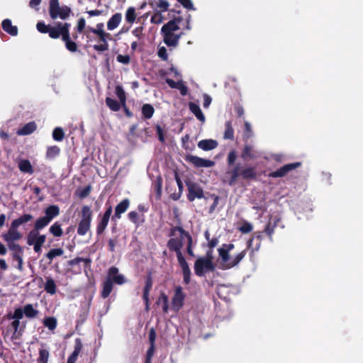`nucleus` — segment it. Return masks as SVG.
I'll return each mask as SVG.
<instances>
[{"label": "nucleus", "mask_w": 363, "mask_h": 363, "mask_svg": "<svg viewBox=\"0 0 363 363\" xmlns=\"http://www.w3.org/2000/svg\"><path fill=\"white\" fill-rule=\"evenodd\" d=\"M182 16L174 17L173 19L164 24L161 28V34L163 41L168 47H176L179 40L184 35L182 31L177 33L179 30V24L182 21Z\"/></svg>", "instance_id": "1"}, {"label": "nucleus", "mask_w": 363, "mask_h": 363, "mask_svg": "<svg viewBox=\"0 0 363 363\" xmlns=\"http://www.w3.org/2000/svg\"><path fill=\"white\" fill-rule=\"evenodd\" d=\"M126 281L125 277L119 274L118 267H111L107 272L106 277L102 284L101 296L103 298H108L113 291V284L122 285Z\"/></svg>", "instance_id": "2"}, {"label": "nucleus", "mask_w": 363, "mask_h": 363, "mask_svg": "<svg viewBox=\"0 0 363 363\" xmlns=\"http://www.w3.org/2000/svg\"><path fill=\"white\" fill-rule=\"evenodd\" d=\"M230 175L229 185H234L239 177L244 180H257V172L255 167H242L240 163H237L231 170L226 172Z\"/></svg>", "instance_id": "3"}, {"label": "nucleus", "mask_w": 363, "mask_h": 363, "mask_svg": "<svg viewBox=\"0 0 363 363\" xmlns=\"http://www.w3.org/2000/svg\"><path fill=\"white\" fill-rule=\"evenodd\" d=\"M33 216L31 214H23L19 218L13 220L10 228L6 233L1 235L3 240L7 243L14 242V241L19 240L22 238V235L18 230V228L24 223H26L33 220Z\"/></svg>", "instance_id": "4"}, {"label": "nucleus", "mask_w": 363, "mask_h": 363, "mask_svg": "<svg viewBox=\"0 0 363 363\" xmlns=\"http://www.w3.org/2000/svg\"><path fill=\"white\" fill-rule=\"evenodd\" d=\"M48 12L52 20H55L57 18L62 20H66L70 16L72 9L67 5L60 6V0H50Z\"/></svg>", "instance_id": "5"}, {"label": "nucleus", "mask_w": 363, "mask_h": 363, "mask_svg": "<svg viewBox=\"0 0 363 363\" xmlns=\"http://www.w3.org/2000/svg\"><path fill=\"white\" fill-rule=\"evenodd\" d=\"M92 220V211L89 206H83L81 211V219L77 226V233L84 235L89 230Z\"/></svg>", "instance_id": "6"}, {"label": "nucleus", "mask_w": 363, "mask_h": 363, "mask_svg": "<svg viewBox=\"0 0 363 363\" xmlns=\"http://www.w3.org/2000/svg\"><path fill=\"white\" fill-rule=\"evenodd\" d=\"M194 273L196 276L201 277L205 276L208 272H213L216 266L213 262L204 259V258L199 257L194 262Z\"/></svg>", "instance_id": "7"}, {"label": "nucleus", "mask_w": 363, "mask_h": 363, "mask_svg": "<svg viewBox=\"0 0 363 363\" xmlns=\"http://www.w3.org/2000/svg\"><path fill=\"white\" fill-rule=\"evenodd\" d=\"M186 186L187 187V199L192 202L196 199H201L202 198L206 199L203 194V190L202 187L197 183L188 180L186 182Z\"/></svg>", "instance_id": "8"}, {"label": "nucleus", "mask_w": 363, "mask_h": 363, "mask_svg": "<svg viewBox=\"0 0 363 363\" xmlns=\"http://www.w3.org/2000/svg\"><path fill=\"white\" fill-rule=\"evenodd\" d=\"M186 294L181 286L174 288V296L172 298V308L175 312L180 311L184 306Z\"/></svg>", "instance_id": "9"}, {"label": "nucleus", "mask_w": 363, "mask_h": 363, "mask_svg": "<svg viewBox=\"0 0 363 363\" xmlns=\"http://www.w3.org/2000/svg\"><path fill=\"white\" fill-rule=\"evenodd\" d=\"M184 238H171L167 243V246L169 251L175 252L177 255V260H182L185 259L182 252V248L183 247Z\"/></svg>", "instance_id": "10"}, {"label": "nucleus", "mask_w": 363, "mask_h": 363, "mask_svg": "<svg viewBox=\"0 0 363 363\" xmlns=\"http://www.w3.org/2000/svg\"><path fill=\"white\" fill-rule=\"evenodd\" d=\"M36 28L38 32L41 33H48L50 38L52 39H57L60 37L59 27L46 25L43 21L37 23Z\"/></svg>", "instance_id": "11"}, {"label": "nucleus", "mask_w": 363, "mask_h": 363, "mask_svg": "<svg viewBox=\"0 0 363 363\" xmlns=\"http://www.w3.org/2000/svg\"><path fill=\"white\" fill-rule=\"evenodd\" d=\"M301 163L299 162L284 164L276 171L269 173L268 177L272 178L285 177L289 172L299 167Z\"/></svg>", "instance_id": "12"}, {"label": "nucleus", "mask_w": 363, "mask_h": 363, "mask_svg": "<svg viewBox=\"0 0 363 363\" xmlns=\"http://www.w3.org/2000/svg\"><path fill=\"white\" fill-rule=\"evenodd\" d=\"M186 162L192 164L195 167H211L215 162L210 160L203 159L198 156L187 155L185 157Z\"/></svg>", "instance_id": "13"}, {"label": "nucleus", "mask_w": 363, "mask_h": 363, "mask_svg": "<svg viewBox=\"0 0 363 363\" xmlns=\"http://www.w3.org/2000/svg\"><path fill=\"white\" fill-rule=\"evenodd\" d=\"M113 211L112 206L109 205L108 207H106V209L101 216V218L99 219L97 225H96V234L98 235H100L104 233L105 231L108 222L110 217L111 216Z\"/></svg>", "instance_id": "14"}, {"label": "nucleus", "mask_w": 363, "mask_h": 363, "mask_svg": "<svg viewBox=\"0 0 363 363\" xmlns=\"http://www.w3.org/2000/svg\"><path fill=\"white\" fill-rule=\"evenodd\" d=\"M263 233H264V231H257L254 233V237L247 241V249L250 250L251 255H253L255 252L259 250Z\"/></svg>", "instance_id": "15"}, {"label": "nucleus", "mask_w": 363, "mask_h": 363, "mask_svg": "<svg viewBox=\"0 0 363 363\" xmlns=\"http://www.w3.org/2000/svg\"><path fill=\"white\" fill-rule=\"evenodd\" d=\"M153 281L151 273H149L145 278V284L143 291V299L145 304V310L149 311L150 309V291L152 288Z\"/></svg>", "instance_id": "16"}, {"label": "nucleus", "mask_w": 363, "mask_h": 363, "mask_svg": "<svg viewBox=\"0 0 363 363\" xmlns=\"http://www.w3.org/2000/svg\"><path fill=\"white\" fill-rule=\"evenodd\" d=\"M259 157V153L255 150L254 147L250 144H245L240 154V157L244 161L256 160Z\"/></svg>", "instance_id": "17"}, {"label": "nucleus", "mask_w": 363, "mask_h": 363, "mask_svg": "<svg viewBox=\"0 0 363 363\" xmlns=\"http://www.w3.org/2000/svg\"><path fill=\"white\" fill-rule=\"evenodd\" d=\"M130 201L128 199H123L115 208L114 214L111 217V220L116 221L121 219V215L124 213L129 208Z\"/></svg>", "instance_id": "18"}, {"label": "nucleus", "mask_w": 363, "mask_h": 363, "mask_svg": "<svg viewBox=\"0 0 363 363\" xmlns=\"http://www.w3.org/2000/svg\"><path fill=\"white\" fill-rule=\"evenodd\" d=\"M82 342L80 338H76L74 340V351L69 356L67 363H76L77 357L82 350Z\"/></svg>", "instance_id": "19"}, {"label": "nucleus", "mask_w": 363, "mask_h": 363, "mask_svg": "<svg viewBox=\"0 0 363 363\" xmlns=\"http://www.w3.org/2000/svg\"><path fill=\"white\" fill-rule=\"evenodd\" d=\"M179 264L182 270L183 282L184 284L188 285L191 281V269L185 259L178 261Z\"/></svg>", "instance_id": "20"}, {"label": "nucleus", "mask_w": 363, "mask_h": 363, "mask_svg": "<svg viewBox=\"0 0 363 363\" xmlns=\"http://www.w3.org/2000/svg\"><path fill=\"white\" fill-rule=\"evenodd\" d=\"M218 145V142L213 139L201 140L198 143V147L204 151L212 150L216 148Z\"/></svg>", "instance_id": "21"}, {"label": "nucleus", "mask_w": 363, "mask_h": 363, "mask_svg": "<svg viewBox=\"0 0 363 363\" xmlns=\"http://www.w3.org/2000/svg\"><path fill=\"white\" fill-rule=\"evenodd\" d=\"M45 217L50 222L60 213V207L57 205H50L45 211Z\"/></svg>", "instance_id": "22"}, {"label": "nucleus", "mask_w": 363, "mask_h": 363, "mask_svg": "<svg viewBox=\"0 0 363 363\" xmlns=\"http://www.w3.org/2000/svg\"><path fill=\"white\" fill-rule=\"evenodd\" d=\"M37 128L36 123L34 121L29 122L24 125L21 128L17 130L18 135H28L33 133Z\"/></svg>", "instance_id": "23"}, {"label": "nucleus", "mask_w": 363, "mask_h": 363, "mask_svg": "<svg viewBox=\"0 0 363 363\" xmlns=\"http://www.w3.org/2000/svg\"><path fill=\"white\" fill-rule=\"evenodd\" d=\"M280 221L279 218H275L274 223H272L269 222L264 229V233L267 235L270 242H273V234L274 233V230L277 225V223Z\"/></svg>", "instance_id": "24"}, {"label": "nucleus", "mask_w": 363, "mask_h": 363, "mask_svg": "<svg viewBox=\"0 0 363 363\" xmlns=\"http://www.w3.org/2000/svg\"><path fill=\"white\" fill-rule=\"evenodd\" d=\"M3 30L12 36L18 35V28L16 26H12L10 19H5L1 23Z\"/></svg>", "instance_id": "25"}, {"label": "nucleus", "mask_w": 363, "mask_h": 363, "mask_svg": "<svg viewBox=\"0 0 363 363\" xmlns=\"http://www.w3.org/2000/svg\"><path fill=\"white\" fill-rule=\"evenodd\" d=\"M18 167L21 172L30 174H32L34 172V169L30 162L27 159L20 160L18 163Z\"/></svg>", "instance_id": "26"}, {"label": "nucleus", "mask_w": 363, "mask_h": 363, "mask_svg": "<svg viewBox=\"0 0 363 363\" xmlns=\"http://www.w3.org/2000/svg\"><path fill=\"white\" fill-rule=\"evenodd\" d=\"M142 218L140 219V216L139 213L135 211H130L128 213V218L129 220L133 223L137 228L145 222V217L142 215Z\"/></svg>", "instance_id": "27"}, {"label": "nucleus", "mask_w": 363, "mask_h": 363, "mask_svg": "<svg viewBox=\"0 0 363 363\" xmlns=\"http://www.w3.org/2000/svg\"><path fill=\"white\" fill-rule=\"evenodd\" d=\"M189 108L191 113H193L195 115L198 120H199L202 123L205 121V116L199 105L194 102H189Z\"/></svg>", "instance_id": "28"}, {"label": "nucleus", "mask_w": 363, "mask_h": 363, "mask_svg": "<svg viewBox=\"0 0 363 363\" xmlns=\"http://www.w3.org/2000/svg\"><path fill=\"white\" fill-rule=\"evenodd\" d=\"M157 305H162V311L164 313H167L169 311V298L168 296L164 293L162 292L156 302Z\"/></svg>", "instance_id": "29"}, {"label": "nucleus", "mask_w": 363, "mask_h": 363, "mask_svg": "<svg viewBox=\"0 0 363 363\" xmlns=\"http://www.w3.org/2000/svg\"><path fill=\"white\" fill-rule=\"evenodd\" d=\"M121 21V15L119 13L113 14L107 23V28L109 30L116 28Z\"/></svg>", "instance_id": "30"}, {"label": "nucleus", "mask_w": 363, "mask_h": 363, "mask_svg": "<svg viewBox=\"0 0 363 363\" xmlns=\"http://www.w3.org/2000/svg\"><path fill=\"white\" fill-rule=\"evenodd\" d=\"M247 250V249L242 250V252L238 253L236 256H235L233 258H232V259L230 258L229 263L227 264L226 269H230V268H233V267H235L236 265H238L246 255Z\"/></svg>", "instance_id": "31"}, {"label": "nucleus", "mask_w": 363, "mask_h": 363, "mask_svg": "<svg viewBox=\"0 0 363 363\" xmlns=\"http://www.w3.org/2000/svg\"><path fill=\"white\" fill-rule=\"evenodd\" d=\"M49 232L54 237H61L63 235L62 225L59 221L55 222L49 228Z\"/></svg>", "instance_id": "32"}, {"label": "nucleus", "mask_w": 363, "mask_h": 363, "mask_svg": "<svg viewBox=\"0 0 363 363\" xmlns=\"http://www.w3.org/2000/svg\"><path fill=\"white\" fill-rule=\"evenodd\" d=\"M141 111L145 119H150L155 113V108L151 104H145L142 106Z\"/></svg>", "instance_id": "33"}, {"label": "nucleus", "mask_w": 363, "mask_h": 363, "mask_svg": "<svg viewBox=\"0 0 363 363\" xmlns=\"http://www.w3.org/2000/svg\"><path fill=\"white\" fill-rule=\"evenodd\" d=\"M50 223V221L45 216L40 217L35 220L33 225V229L39 232V230L48 226Z\"/></svg>", "instance_id": "34"}, {"label": "nucleus", "mask_w": 363, "mask_h": 363, "mask_svg": "<svg viewBox=\"0 0 363 363\" xmlns=\"http://www.w3.org/2000/svg\"><path fill=\"white\" fill-rule=\"evenodd\" d=\"M106 106L112 111H118L121 108V104L117 100L112 99L111 97L106 98Z\"/></svg>", "instance_id": "35"}, {"label": "nucleus", "mask_w": 363, "mask_h": 363, "mask_svg": "<svg viewBox=\"0 0 363 363\" xmlns=\"http://www.w3.org/2000/svg\"><path fill=\"white\" fill-rule=\"evenodd\" d=\"M225 132L223 135V138L225 140H231L234 139V129L233 128L232 121H228L225 123Z\"/></svg>", "instance_id": "36"}, {"label": "nucleus", "mask_w": 363, "mask_h": 363, "mask_svg": "<svg viewBox=\"0 0 363 363\" xmlns=\"http://www.w3.org/2000/svg\"><path fill=\"white\" fill-rule=\"evenodd\" d=\"M45 291L51 295L55 294L57 291L56 284L51 277H48L46 279V282L45 284Z\"/></svg>", "instance_id": "37"}, {"label": "nucleus", "mask_w": 363, "mask_h": 363, "mask_svg": "<svg viewBox=\"0 0 363 363\" xmlns=\"http://www.w3.org/2000/svg\"><path fill=\"white\" fill-rule=\"evenodd\" d=\"M218 252L219 254V256L221 258L222 262L225 264V269L227 268V264L229 263V261L230 259L229 251L226 250L225 247L222 245L221 247L218 249Z\"/></svg>", "instance_id": "38"}, {"label": "nucleus", "mask_w": 363, "mask_h": 363, "mask_svg": "<svg viewBox=\"0 0 363 363\" xmlns=\"http://www.w3.org/2000/svg\"><path fill=\"white\" fill-rule=\"evenodd\" d=\"M23 310L25 315L28 318H33L38 314V311L34 309L30 303L25 305Z\"/></svg>", "instance_id": "39"}, {"label": "nucleus", "mask_w": 363, "mask_h": 363, "mask_svg": "<svg viewBox=\"0 0 363 363\" xmlns=\"http://www.w3.org/2000/svg\"><path fill=\"white\" fill-rule=\"evenodd\" d=\"M64 254V250L62 248H53L51 249L46 255L45 257L49 259L50 263L53 259L57 256H61Z\"/></svg>", "instance_id": "40"}, {"label": "nucleus", "mask_w": 363, "mask_h": 363, "mask_svg": "<svg viewBox=\"0 0 363 363\" xmlns=\"http://www.w3.org/2000/svg\"><path fill=\"white\" fill-rule=\"evenodd\" d=\"M60 153V149L57 145L48 147L46 151V157L48 159H53L58 156Z\"/></svg>", "instance_id": "41"}, {"label": "nucleus", "mask_w": 363, "mask_h": 363, "mask_svg": "<svg viewBox=\"0 0 363 363\" xmlns=\"http://www.w3.org/2000/svg\"><path fill=\"white\" fill-rule=\"evenodd\" d=\"M43 325L50 330H54L57 328V319L55 317H46L43 320Z\"/></svg>", "instance_id": "42"}, {"label": "nucleus", "mask_w": 363, "mask_h": 363, "mask_svg": "<svg viewBox=\"0 0 363 363\" xmlns=\"http://www.w3.org/2000/svg\"><path fill=\"white\" fill-rule=\"evenodd\" d=\"M49 351L45 348L39 350V357L37 359L38 363H48L49 359Z\"/></svg>", "instance_id": "43"}, {"label": "nucleus", "mask_w": 363, "mask_h": 363, "mask_svg": "<svg viewBox=\"0 0 363 363\" xmlns=\"http://www.w3.org/2000/svg\"><path fill=\"white\" fill-rule=\"evenodd\" d=\"M45 235H40L37 238L33 245V250L35 252L38 253L41 251L42 246L45 243Z\"/></svg>", "instance_id": "44"}, {"label": "nucleus", "mask_w": 363, "mask_h": 363, "mask_svg": "<svg viewBox=\"0 0 363 363\" xmlns=\"http://www.w3.org/2000/svg\"><path fill=\"white\" fill-rule=\"evenodd\" d=\"M9 249L13 252L12 255H23V248L18 243H7Z\"/></svg>", "instance_id": "45"}, {"label": "nucleus", "mask_w": 363, "mask_h": 363, "mask_svg": "<svg viewBox=\"0 0 363 363\" xmlns=\"http://www.w3.org/2000/svg\"><path fill=\"white\" fill-rule=\"evenodd\" d=\"M115 93L121 104L126 101V94L122 86L117 85L115 89Z\"/></svg>", "instance_id": "46"}, {"label": "nucleus", "mask_w": 363, "mask_h": 363, "mask_svg": "<svg viewBox=\"0 0 363 363\" xmlns=\"http://www.w3.org/2000/svg\"><path fill=\"white\" fill-rule=\"evenodd\" d=\"M136 13L134 7H130L127 9L125 13V20L127 22L132 23L135 21Z\"/></svg>", "instance_id": "47"}, {"label": "nucleus", "mask_w": 363, "mask_h": 363, "mask_svg": "<svg viewBox=\"0 0 363 363\" xmlns=\"http://www.w3.org/2000/svg\"><path fill=\"white\" fill-rule=\"evenodd\" d=\"M65 133L62 128L57 127L52 131V138L56 141H62L64 139Z\"/></svg>", "instance_id": "48"}, {"label": "nucleus", "mask_w": 363, "mask_h": 363, "mask_svg": "<svg viewBox=\"0 0 363 363\" xmlns=\"http://www.w3.org/2000/svg\"><path fill=\"white\" fill-rule=\"evenodd\" d=\"M91 191V186L87 185L82 189H79L77 191L76 194L79 196V199H83L86 197H87Z\"/></svg>", "instance_id": "49"}, {"label": "nucleus", "mask_w": 363, "mask_h": 363, "mask_svg": "<svg viewBox=\"0 0 363 363\" xmlns=\"http://www.w3.org/2000/svg\"><path fill=\"white\" fill-rule=\"evenodd\" d=\"M40 235L39 234V233L37 230H35L34 229L30 230L28 235V238H27L28 245H34L35 241L36 240L37 238Z\"/></svg>", "instance_id": "50"}, {"label": "nucleus", "mask_w": 363, "mask_h": 363, "mask_svg": "<svg viewBox=\"0 0 363 363\" xmlns=\"http://www.w3.org/2000/svg\"><path fill=\"white\" fill-rule=\"evenodd\" d=\"M23 310L21 308H16L13 314H8V319L21 320L23 317Z\"/></svg>", "instance_id": "51"}, {"label": "nucleus", "mask_w": 363, "mask_h": 363, "mask_svg": "<svg viewBox=\"0 0 363 363\" xmlns=\"http://www.w3.org/2000/svg\"><path fill=\"white\" fill-rule=\"evenodd\" d=\"M252 135V130L250 123L248 121L244 123L243 138L245 140H248Z\"/></svg>", "instance_id": "52"}, {"label": "nucleus", "mask_w": 363, "mask_h": 363, "mask_svg": "<svg viewBox=\"0 0 363 363\" xmlns=\"http://www.w3.org/2000/svg\"><path fill=\"white\" fill-rule=\"evenodd\" d=\"M63 41L65 43V47L69 51L74 52L77 50V45L76 43L72 41L70 38L63 40Z\"/></svg>", "instance_id": "53"}, {"label": "nucleus", "mask_w": 363, "mask_h": 363, "mask_svg": "<svg viewBox=\"0 0 363 363\" xmlns=\"http://www.w3.org/2000/svg\"><path fill=\"white\" fill-rule=\"evenodd\" d=\"M252 229V225L247 221H244L241 226L238 228L239 231L241 232L242 233H248L251 232Z\"/></svg>", "instance_id": "54"}, {"label": "nucleus", "mask_w": 363, "mask_h": 363, "mask_svg": "<svg viewBox=\"0 0 363 363\" xmlns=\"http://www.w3.org/2000/svg\"><path fill=\"white\" fill-rule=\"evenodd\" d=\"M103 28H104V24L102 23H100L96 25V28L89 27L88 29L90 32H91L94 34H96L97 35H102L104 33H106L104 32V30H103Z\"/></svg>", "instance_id": "55"}, {"label": "nucleus", "mask_w": 363, "mask_h": 363, "mask_svg": "<svg viewBox=\"0 0 363 363\" xmlns=\"http://www.w3.org/2000/svg\"><path fill=\"white\" fill-rule=\"evenodd\" d=\"M56 26L59 27L60 34L62 36V40H66L68 38H70L69 30L61 26V23L58 22L56 23Z\"/></svg>", "instance_id": "56"}, {"label": "nucleus", "mask_w": 363, "mask_h": 363, "mask_svg": "<svg viewBox=\"0 0 363 363\" xmlns=\"http://www.w3.org/2000/svg\"><path fill=\"white\" fill-rule=\"evenodd\" d=\"M173 231H174L175 233L177 231L180 234V236L182 237V238H187L189 236H190L191 235L189 234V233L188 231H186L181 226H174L171 228Z\"/></svg>", "instance_id": "57"}, {"label": "nucleus", "mask_w": 363, "mask_h": 363, "mask_svg": "<svg viewBox=\"0 0 363 363\" xmlns=\"http://www.w3.org/2000/svg\"><path fill=\"white\" fill-rule=\"evenodd\" d=\"M187 239V246H186V252L191 257H194V253L193 251V238L191 235L186 238Z\"/></svg>", "instance_id": "58"}, {"label": "nucleus", "mask_w": 363, "mask_h": 363, "mask_svg": "<svg viewBox=\"0 0 363 363\" xmlns=\"http://www.w3.org/2000/svg\"><path fill=\"white\" fill-rule=\"evenodd\" d=\"M162 21H163V17L160 12L155 13L152 16L151 19H150V21L155 24H160L162 22Z\"/></svg>", "instance_id": "59"}, {"label": "nucleus", "mask_w": 363, "mask_h": 363, "mask_svg": "<svg viewBox=\"0 0 363 363\" xmlns=\"http://www.w3.org/2000/svg\"><path fill=\"white\" fill-rule=\"evenodd\" d=\"M116 60L123 65H128L130 62V57L128 55H118Z\"/></svg>", "instance_id": "60"}, {"label": "nucleus", "mask_w": 363, "mask_h": 363, "mask_svg": "<svg viewBox=\"0 0 363 363\" xmlns=\"http://www.w3.org/2000/svg\"><path fill=\"white\" fill-rule=\"evenodd\" d=\"M156 132H157V137H158V140L161 142V143H164L165 141V137H164V130L162 129V128L160 125H156Z\"/></svg>", "instance_id": "61"}, {"label": "nucleus", "mask_w": 363, "mask_h": 363, "mask_svg": "<svg viewBox=\"0 0 363 363\" xmlns=\"http://www.w3.org/2000/svg\"><path fill=\"white\" fill-rule=\"evenodd\" d=\"M12 255L13 259L15 261H17V262H18V266H17L18 269L22 270L23 264V255Z\"/></svg>", "instance_id": "62"}, {"label": "nucleus", "mask_w": 363, "mask_h": 363, "mask_svg": "<svg viewBox=\"0 0 363 363\" xmlns=\"http://www.w3.org/2000/svg\"><path fill=\"white\" fill-rule=\"evenodd\" d=\"M237 159L236 152L234 150L230 151L228 155V164L229 166L233 165Z\"/></svg>", "instance_id": "63"}, {"label": "nucleus", "mask_w": 363, "mask_h": 363, "mask_svg": "<svg viewBox=\"0 0 363 363\" xmlns=\"http://www.w3.org/2000/svg\"><path fill=\"white\" fill-rule=\"evenodd\" d=\"M157 7L161 12H164L168 10L169 3L166 0H158Z\"/></svg>", "instance_id": "64"}]
</instances>
